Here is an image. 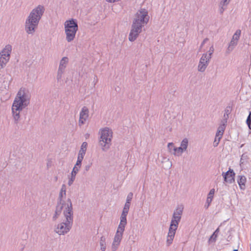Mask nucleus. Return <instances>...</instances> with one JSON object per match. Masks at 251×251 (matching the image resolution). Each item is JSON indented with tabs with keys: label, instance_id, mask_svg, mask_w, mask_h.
<instances>
[{
	"label": "nucleus",
	"instance_id": "nucleus-1",
	"mask_svg": "<svg viewBox=\"0 0 251 251\" xmlns=\"http://www.w3.org/2000/svg\"><path fill=\"white\" fill-rule=\"evenodd\" d=\"M29 98L24 89H21L18 92L12 105V110L15 120L20 118L19 113L29 103Z\"/></svg>",
	"mask_w": 251,
	"mask_h": 251
},
{
	"label": "nucleus",
	"instance_id": "nucleus-2",
	"mask_svg": "<svg viewBox=\"0 0 251 251\" xmlns=\"http://www.w3.org/2000/svg\"><path fill=\"white\" fill-rule=\"evenodd\" d=\"M44 10V7L39 5L32 11L25 24L26 30L28 33H32L34 31Z\"/></svg>",
	"mask_w": 251,
	"mask_h": 251
},
{
	"label": "nucleus",
	"instance_id": "nucleus-3",
	"mask_svg": "<svg viewBox=\"0 0 251 251\" xmlns=\"http://www.w3.org/2000/svg\"><path fill=\"white\" fill-rule=\"evenodd\" d=\"M182 210L183 207H179L176 208L174 213L167 237L166 243L168 246L170 245L173 242L176 230L178 227V223L181 219Z\"/></svg>",
	"mask_w": 251,
	"mask_h": 251
},
{
	"label": "nucleus",
	"instance_id": "nucleus-4",
	"mask_svg": "<svg viewBox=\"0 0 251 251\" xmlns=\"http://www.w3.org/2000/svg\"><path fill=\"white\" fill-rule=\"evenodd\" d=\"M68 201L69 203H71L70 201ZM65 208L66 210V211H64V213L66 219V221L65 223H63L59 225L56 229V232L60 235L63 234L69 231L72 222L71 203H70V207L68 204L67 207H65Z\"/></svg>",
	"mask_w": 251,
	"mask_h": 251
},
{
	"label": "nucleus",
	"instance_id": "nucleus-5",
	"mask_svg": "<svg viewBox=\"0 0 251 251\" xmlns=\"http://www.w3.org/2000/svg\"><path fill=\"white\" fill-rule=\"evenodd\" d=\"M66 40L70 42L73 41L78 29L77 23L74 20L66 21L64 24Z\"/></svg>",
	"mask_w": 251,
	"mask_h": 251
},
{
	"label": "nucleus",
	"instance_id": "nucleus-6",
	"mask_svg": "<svg viewBox=\"0 0 251 251\" xmlns=\"http://www.w3.org/2000/svg\"><path fill=\"white\" fill-rule=\"evenodd\" d=\"M149 18L147 10L141 9L135 14L133 23L134 24V25L136 24L142 27L148 23Z\"/></svg>",
	"mask_w": 251,
	"mask_h": 251
},
{
	"label": "nucleus",
	"instance_id": "nucleus-7",
	"mask_svg": "<svg viewBox=\"0 0 251 251\" xmlns=\"http://www.w3.org/2000/svg\"><path fill=\"white\" fill-rule=\"evenodd\" d=\"M112 137V132L108 128H104L101 130L100 143V145L103 147V150L109 147Z\"/></svg>",
	"mask_w": 251,
	"mask_h": 251
},
{
	"label": "nucleus",
	"instance_id": "nucleus-8",
	"mask_svg": "<svg viewBox=\"0 0 251 251\" xmlns=\"http://www.w3.org/2000/svg\"><path fill=\"white\" fill-rule=\"evenodd\" d=\"M12 47L7 45L0 53V69L2 68L9 60Z\"/></svg>",
	"mask_w": 251,
	"mask_h": 251
},
{
	"label": "nucleus",
	"instance_id": "nucleus-9",
	"mask_svg": "<svg viewBox=\"0 0 251 251\" xmlns=\"http://www.w3.org/2000/svg\"><path fill=\"white\" fill-rule=\"evenodd\" d=\"M214 51V48L213 46L210 47L209 50V53L208 55L207 54H204L201 57L200 61L198 66L199 71L203 72L206 69L207 65V62L211 58V55Z\"/></svg>",
	"mask_w": 251,
	"mask_h": 251
},
{
	"label": "nucleus",
	"instance_id": "nucleus-10",
	"mask_svg": "<svg viewBox=\"0 0 251 251\" xmlns=\"http://www.w3.org/2000/svg\"><path fill=\"white\" fill-rule=\"evenodd\" d=\"M125 226L119 225L117 232L114 237L112 249L113 251H115L119 245L123 237V234L125 230Z\"/></svg>",
	"mask_w": 251,
	"mask_h": 251
},
{
	"label": "nucleus",
	"instance_id": "nucleus-11",
	"mask_svg": "<svg viewBox=\"0 0 251 251\" xmlns=\"http://www.w3.org/2000/svg\"><path fill=\"white\" fill-rule=\"evenodd\" d=\"M142 26L138 25H134L133 23L132 29L129 35V40L130 41H134L138 37L139 34L141 32Z\"/></svg>",
	"mask_w": 251,
	"mask_h": 251
},
{
	"label": "nucleus",
	"instance_id": "nucleus-12",
	"mask_svg": "<svg viewBox=\"0 0 251 251\" xmlns=\"http://www.w3.org/2000/svg\"><path fill=\"white\" fill-rule=\"evenodd\" d=\"M223 176L225 182L231 183L234 181L235 174L231 169H229L226 173H223Z\"/></svg>",
	"mask_w": 251,
	"mask_h": 251
},
{
	"label": "nucleus",
	"instance_id": "nucleus-13",
	"mask_svg": "<svg viewBox=\"0 0 251 251\" xmlns=\"http://www.w3.org/2000/svg\"><path fill=\"white\" fill-rule=\"evenodd\" d=\"M88 109L86 107L82 108L80 113V117L79 120V125H82L84 123L88 117Z\"/></svg>",
	"mask_w": 251,
	"mask_h": 251
},
{
	"label": "nucleus",
	"instance_id": "nucleus-14",
	"mask_svg": "<svg viewBox=\"0 0 251 251\" xmlns=\"http://www.w3.org/2000/svg\"><path fill=\"white\" fill-rule=\"evenodd\" d=\"M225 130V126L223 125L219 127L216 133L214 144L215 146H217L219 143L221 138L222 137Z\"/></svg>",
	"mask_w": 251,
	"mask_h": 251
},
{
	"label": "nucleus",
	"instance_id": "nucleus-15",
	"mask_svg": "<svg viewBox=\"0 0 251 251\" xmlns=\"http://www.w3.org/2000/svg\"><path fill=\"white\" fill-rule=\"evenodd\" d=\"M129 209L127 208H124L123 212L121 216V221L120 224V225L126 226V215L128 212Z\"/></svg>",
	"mask_w": 251,
	"mask_h": 251
},
{
	"label": "nucleus",
	"instance_id": "nucleus-16",
	"mask_svg": "<svg viewBox=\"0 0 251 251\" xmlns=\"http://www.w3.org/2000/svg\"><path fill=\"white\" fill-rule=\"evenodd\" d=\"M241 31L240 30H237L233 36L232 39L230 42L229 47L233 46L237 44V42L239 39L241 35Z\"/></svg>",
	"mask_w": 251,
	"mask_h": 251
},
{
	"label": "nucleus",
	"instance_id": "nucleus-17",
	"mask_svg": "<svg viewBox=\"0 0 251 251\" xmlns=\"http://www.w3.org/2000/svg\"><path fill=\"white\" fill-rule=\"evenodd\" d=\"M68 61V59L66 57H63L60 61V66L59 68V72H62V71L66 67V65Z\"/></svg>",
	"mask_w": 251,
	"mask_h": 251
},
{
	"label": "nucleus",
	"instance_id": "nucleus-18",
	"mask_svg": "<svg viewBox=\"0 0 251 251\" xmlns=\"http://www.w3.org/2000/svg\"><path fill=\"white\" fill-rule=\"evenodd\" d=\"M87 147V143L85 142H83L82 144V145L81 146L80 150L79 151L78 156H81L84 157V156L85 154L86 149Z\"/></svg>",
	"mask_w": 251,
	"mask_h": 251
},
{
	"label": "nucleus",
	"instance_id": "nucleus-19",
	"mask_svg": "<svg viewBox=\"0 0 251 251\" xmlns=\"http://www.w3.org/2000/svg\"><path fill=\"white\" fill-rule=\"evenodd\" d=\"M239 179L238 180V184L241 189H244L245 187L246 178L244 176H239Z\"/></svg>",
	"mask_w": 251,
	"mask_h": 251
},
{
	"label": "nucleus",
	"instance_id": "nucleus-20",
	"mask_svg": "<svg viewBox=\"0 0 251 251\" xmlns=\"http://www.w3.org/2000/svg\"><path fill=\"white\" fill-rule=\"evenodd\" d=\"M174 150L175 151L174 154L175 155H180L184 151L182 149V147H181L177 148H174Z\"/></svg>",
	"mask_w": 251,
	"mask_h": 251
},
{
	"label": "nucleus",
	"instance_id": "nucleus-21",
	"mask_svg": "<svg viewBox=\"0 0 251 251\" xmlns=\"http://www.w3.org/2000/svg\"><path fill=\"white\" fill-rule=\"evenodd\" d=\"M105 238L102 237L100 239V245L101 247V250L102 251H104L106 249L105 244Z\"/></svg>",
	"mask_w": 251,
	"mask_h": 251
},
{
	"label": "nucleus",
	"instance_id": "nucleus-22",
	"mask_svg": "<svg viewBox=\"0 0 251 251\" xmlns=\"http://www.w3.org/2000/svg\"><path fill=\"white\" fill-rule=\"evenodd\" d=\"M188 145V140L187 139H184L182 140L181 144V147H182V149L184 150H186Z\"/></svg>",
	"mask_w": 251,
	"mask_h": 251
},
{
	"label": "nucleus",
	"instance_id": "nucleus-23",
	"mask_svg": "<svg viewBox=\"0 0 251 251\" xmlns=\"http://www.w3.org/2000/svg\"><path fill=\"white\" fill-rule=\"evenodd\" d=\"M83 159V157L81 156H78L77 157V160L75 166L78 167V168L80 167L81 163Z\"/></svg>",
	"mask_w": 251,
	"mask_h": 251
},
{
	"label": "nucleus",
	"instance_id": "nucleus-24",
	"mask_svg": "<svg viewBox=\"0 0 251 251\" xmlns=\"http://www.w3.org/2000/svg\"><path fill=\"white\" fill-rule=\"evenodd\" d=\"M219 231V228H217L216 231L213 233L209 239V241H215L217 238V234H216Z\"/></svg>",
	"mask_w": 251,
	"mask_h": 251
},
{
	"label": "nucleus",
	"instance_id": "nucleus-25",
	"mask_svg": "<svg viewBox=\"0 0 251 251\" xmlns=\"http://www.w3.org/2000/svg\"><path fill=\"white\" fill-rule=\"evenodd\" d=\"M249 128L251 129V112L250 113L246 121Z\"/></svg>",
	"mask_w": 251,
	"mask_h": 251
},
{
	"label": "nucleus",
	"instance_id": "nucleus-26",
	"mask_svg": "<svg viewBox=\"0 0 251 251\" xmlns=\"http://www.w3.org/2000/svg\"><path fill=\"white\" fill-rule=\"evenodd\" d=\"M66 194V188H65V186L64 185H63L62 187V188H61V191H60V197L62 198L63 197V195H65Z\"/></svg>",
	"mask_w": 251,
	"mask_h": 251
},
{
	"label": "nucleus",
	"instance_id": "nucleus-27",
	"mask_svg": "<svg viewBox=\"0 0 251 251\" xmlns=\"http://www.w3.org/2000/svg\"><path fill=\"white\" fill-rule=\"evenodd\" d=\"M214 193H215L214 189H212L210 191L207 197H210V198H213L214 195Z\"/></svg>",
	"mask_w": 251,
	"mask_h": 251
},
{
	"label": "nucleus",
	"instance_id": "nucleus-28",
	"mask_svg": "<svg viewBox=\"0 0 251 251\" xmlns=\"http://www.w3.org/2000/svg\"><path fill=\"white\" fill-rule=\"evenodd\" d=\"M132 193H129L128 196H127V200H126V201H129L130 202V201L132 199Z\"/></svg>",
	"mask_w": 251,
	"mask_h": 251
},
{
	"label": "nucleus",
	"instance_id": "nucleus-29",
	"mask_svg": "<svg viewBox=\"0 0 251 251\" xmlns=\"http://www.w3.org/2000/svg\"><path fill=\"white\" fill-rule=\"evenodd\" d=\"M130 202L129 201H126L125 206L124 208H127L128 209H129Z\"/></svg>",
	"mask_w": 251,
	"mask_h": 251
},
{
	"label": "nucleus",
	"instance_id": "nucleus-30",
	"mask_svg": "<svg viewBox=\"0 0 251 251\" xmlns=\"http://www.w3.org/2000/svg\"><path fill=\"white\" fill-rule=\"evenodd\" d=\"M168 147L169 149L171 151L172 148H174V145L172 143H170L168 145Z\"/></svg>",
	"mask_w": 251,
	"mask_h": 251
},
{
	"label": "nucleus",
	"instance_id": "nucleus-31",
	"mask_svg": "<svg viewBox=\"0 0 251 251\" xmlns=\"http://www.w3.org/2000/svg\"><path fill=\"white\" fill-rule=\"evenodd\" d=\"M77 174L76 173V171H72V177H73V178H75V176H76V174Z\"/></svg>",
	"mask_w": 251,
	"mask_h": 251
},
{
	"label": "nucleus",
	"instance_id": "nucleus-32",
	"mask_svg": "<svg viewBox=\"0 0 251 251\" xmlns=\"http://www.w3.org/2000/svg\"><path fill=\"white\" fill-rule=\"evenodd\" d=\"M213 198H210V197H207V202L208 203V206L211 203Z\"/></svg>",
	"mask_w": 251,
	"mask_h": 251
},
{
	"label": "nucleus",
	"instance_id": "nucleus-33",
	"mask_svg": "<svg viewBox=\"0 0 251 251\" xmlns=\"http://www.w3.org/2000/svg\"><path fill=\"white\" fill-rule=\"evenodd\" d=\"M75 179V178H73V177L71 176V179H70V180L69 181V182H68V184H69V185H71L73 183V182L74 181Z\"/></svg>",
	"mask_w": 251,
	"mask_h": 251
},
{
	"label": "nucleus",
	"instance_id": "nucleus-34",
	"mask_svg": "<svg viewBox=\"0 0 251 251\" xmlns=\"http://www.w3.org/2000/svg\"><path fill=\"white\" fill-rule=\"evenodd\" d=\"M79 168H78V167L75 166L74 167L73 171H76V173H77V172L78 171Z\"/></svg>",
	"mask_w": 251,
	"mask_h": 251
},
{
	"label": "nucleus",
	"instance_id": "nucleus-35",
	"mask_svg": "<svg viewBox=\"0 0 251 251\" xmlns=\"http://www.w3.org/2000/svg\"><path fill=\"white\" fill-rule=\"evenodd\" d=\"M230 0H223V5L226 4Z\"/></svg>",
	"mask_w": 251,
	"mask_h": 251
},
{
	"label": "nucleus",
	"instance_id": "nucleus-36",
	"mask_svg": "<svg viewBox=\"0 0 251 251\" xmlns=\"http://www.w3.org/2000/svg\"><path fill=\"white\" fill-rule=\"evenodd\" d=\"M207 41H208L207 39H205V40H204L201 44V46H202L203 45V44H205Z\"/></svg>",
	"mask_w": 251,
	"mask_h": 251
},
{
	"label": "nucleus",
	"instance_id": "nucleus-37",
	"mask_svg": "<svg viewBox=\"0 0 251 251\" xmlns=\"http://www.w3.org/2000/svg\"><path fill=\"white\" fill-rule=\"evenodd\" d=\"M233 251H238L237 250H234Z\"/></svg>",
	"mask_w": 251,
	"mask_h": 251
}]
</instances>
